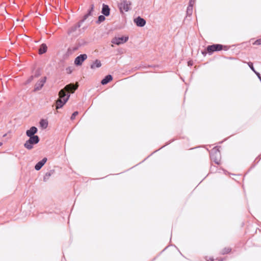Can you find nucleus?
Wrapping results in <instances>:
<instances>
[{
    "mask_svg": "<svg viewBox=\"0 0 261 261\" xmlns=\"http://www.w3.org/2000/svg\"><path fill=\"white\" fill-rule=\"evenodd\" d=\"M220 152L216 149H213L211 152V158L212 160L216 164H219L220 162Z\"/></svg>",
    "mask_w": 261,
    "mask_h": 261,
    "instance_id": "obj_3",
    "label": "nucleus"
},
{
    "mask_svg": "<svg viewBox=\"0 0 261 261\" xmlns=\"http://www.w3.org/2000/svg\"><path fill=\"white\" fill-rule=\"evenodd\" d=\"M101 66L100 61L98 60H96L91 65V68L94 69L95 68H99Z\"/></svg>",
    "mask_w": 261,
    "mask_h": 261,
    "instance_id": "obj_16",
    "label": "nucleus"
},
{
    "mask_svg": "<svg viewBox=\"0 0 261 261\" xmlns=\"http://www.w3.org/2000/svg\"><path fill=\"white\" fill-rule=\"evenodd\" d=\"M210 261H214V260L213 259H211Z\"/></svg>",
    "mask_w": 261,
    "mask_h": 261,
    "instance_id": "obj_35",
    "label": "nucleus"
},
{
    "mask_svg": "<svg viewBox=\"0 0 261 261\" xmlns=\"http://www.w3.org/2000/svg\"><path fill=\"white\" fill-rule=\"evenodd\" d=\"M113 77L111 75H107L101 82L102 85H106L109 82L112 81Z\"/></svg>",
    "mask_w": 261,
    "mask_h": 261,
    "instance_id": "obj_14",
    "label": "nucleus"
},
{
    "mask_svg": "<svg viewBox=\"0 0 261 261\" xmlns=\"http://www.w3.org/2000/svg\"><path fill=\"white\" fill-rule=\"evenodd\" d=\"M202 54L204 55V56L206 55V53L205 51H202Z\"/></svg>",
    "mask_w": 261,
    "mask_h": 261,
    "instance_id": "obj_31",
    "label": "nucleus"
},
{
    "mask_svg": "<svg viewBox=\"0 0 261 261\" xmlns=\"http://www.w3.org/2000/svg\"><path fill=\"white\" fill-rule=\"evenodd\" d=\"M40 125L42 128H46L48 125V122L46 120L42 119L40 122Z\"/></svg>",
    "mask_w": 261,
    "mask_h": 261,
    "instance_id": "obj_19",
    "label": "nucleus"
},
{
    "mask_svg": "<svg viewBox=\"0 0 261 261\" xmlns=\"http://www.w3.org/2000/svg\"><path fill=\"white\" fill-rule=\"evenodd\" d=\"M47 161L46 158H43L41 161L39 162L35 166V169L36 170H39L45 164Z\"/></svg>",
    "mask_w": 261,
    "mask_h": 261,
    "instance_id": "obj_9",
    "label": "nucleus"
},
{
    "mask_svg": "<svg viewBox=\"0 0 261 261\" xmlns=\"http://www.w3.org/2000/svg\"><path fill=\"white\" fill-rule=\"evenodd\" d=\"M249 67H250V68L253 71L255 72V70L254 69V68H253V64L252 63H250L249 64Z\"/></svg>",
    "mask_w": 261,
    "mask_h": 261,
    "instance_id": "obj_29",
    "label": "nucleus"
},
{
    "mask_svg": "<svg viewBox=\"0 0 261 261\" xmlns=\"http://www.w3.org/2000/svg\"><path fill=\"white\" fill-rule=\"evenodd\" d=\"M231 251V249L229 248H225L222 251V254H224L225 253H227Z\"/></svg>",
    "mask_w": 261,
    "mask_h": 261,
    "instance_id": "obj_23",
    "label": "nucleus"
},
{
    "mask_svg": "<svg viewBox=\"0 0 261 261\" xmlns=\"http://www.w3.org/2000/svg\"><path fill=\"white\" fill-rule=\"evenodd\" d=\"M40 74H41V73H40V71H37L35 74V76L38 77L39 75H40Z\"/></svg>",
    "mask_w": 261,
    "mask_h": 261,
    "instance_id": "obj_28",
    "label": "nucleus"
},
{
    "mask_svg": "<svg viewBox=\"0 0 261 261\" xmlns=\"http://www.w3.org/2000/svg\"><path fill=\"white\" fill-rule=\"evenodd\" d=\"M47 50V46L45 44H42L41 45L40 48L39 49V54H43L45 53Z\"/></svg>",
    "mask_w": 261,
    "mask_h": 261,
    "instance_id": "obj_17",
    "label": "nucleus"
},
{
    "mask_svg": "<svg viewBox=\"0 0 261 261\" xmlns=\"http://www.w3.org/2000/svg\"><path fill=\"white\" fill-rule=\"evenodd\" d=\"M29 143L31 144H36L39 141V138L38 136H34L33 137H30V139L28 140Z\"/></svg>",
    "mask_w": 261,
    "mask_h": 261,
    "instance_id": "obj_12",
    "label": "nucleus"
},
{
    "mask_svg": "<svg viewBox=\"0 0 261 261\" xmlns=\"http://www.w3.org/2000/svg\"><path fill=\"white\" fill-rule=\"evenodd\" d=\"M37 132V128L35 126H32L30 129H28L26 132V135L28 137H33Z\"/></svg>",
    "mask_w": 261,
    "mask_h": 261,
    "instance_id": "obj_8",
    "label": "nucleus"
},
{
    "mask_svg": "<svg viewBox=\"0 0 261 261\" xmlns=\"http://www.w3.org/2000/svg\"><path fill=\"white\" fill-rule=\"evenodd\" d=\"M46 77L45 76L43 77L41 79H40L35 84L34 90L35 91L40 90L42 88L44 84L46 82Z\"/></svg>",
    "mask_w": 261,
    "mask_h": 261,
    "instance_id": "obj_6",
    "label": "nucleus"
},
{
    "mask_svg": "<svg viewBox=\"0 0 261 261\" xmlns=\"http://www.w3.org/2000/svg\"><path fill=\"white\" fill-rule=\"evenodd\" d=\"M34 79V76H31L26 82V84L31 82Z\"/></svg>",
    "mask_w": 261,
    "mask_h": 261,
    "instance_id": "obj_26",
    "label": "nucleus"
},
{
    "mask_svg": "<svg viewBox=\"0 0 261 261\" xmlns=\"http://www.w3.org/2000/svg\"><path fill=\"white\" fill-rule=\"evenodd\" d=\"M223 46L221 44H213L207 47V51L209 54H212L215 51H219L222 49Z\"/></svg>",
    "mask_w": 261,
    "mask_h": 261,
    "instance_id": "obj_4",
    "label": "nucleus"
},
{
    "mask_svg": "<svg viewBox=\"0 0 261 261\" xmlns=\"http://www.w3.org/2000/svg\"><path fill=\"white\" fill-rule=\"evenodd\" d=\"M130 3L127 1H124L122 4L121 8H123L125 11H128L130 9Z\"/></svg>",
    "mask_w": 261,
    "mask_h": 261,
    "instance_id": "obj_13",
    "label": "nucleus"
},
{
    "mask_svg": "<svg viewBox=\"0 0 261 261\" xmlns=\"http://www.w3.org/2000/svg\"><path fill=\"white\" fill-rule=\"evenodd\" d=\"M193 7L192 6L189 5L187 10V13L188 15H191L193 12Z\"/></svg>",
    "mask_w": 261,
    "mask_h": 261,
    "instance_id": "obj_21",
    "label": "nucleus"
},
{
    "mask_svg": "<svg viewBox=\"0 0 261 261\" xmlns=\"http://www.w3.org/2000/svg\"><path fill=\"white\" fill-rule=\"evenodd\" d=\"M93 10H94V5L92 4L91 5L90 9L89 10L88 13L84 16V19L82 20V21H84L85 20H86L89 16L92 15V13L93 11Z\"/></svg>",
    "mask_w": 261,
    "mask_h": 261,
    "instance_id": "obj_18",
    "label": "nucleus"
},
{
    "mask_svg": "<svg viewBox=\"0 0 261 261\" xmlns=\"http://www.w3.org/2000/svg\"><path fill=\"white\" fill-rule=\"evenodd\" d=\"M136 24L139 27H143L145 25L146 21L143 19L141 18L140 17H138L135 20Z\"/></svg>",
    "mask_w": 261,
    "mask_h": 261,
    "instance_id": "obj_10",
    "label": "nucleus"
},
{
    "mask_svg": "<svg viewBox=\"0 0 261 261\" xmlns=\"http://www.w3.org/2000/svg\"><path fill=\"white\" fill-rule=\"evenodd\" d=\"M195 1L196 0H190L189 5L193 6L195 4Z\"/></svg>",
    "mask_w": 261,
    "mask_h": 261,
    "instance_id": "obj_27",
    "label": "nucleus"
},
{
    "mask_svg": "<svg viewBox=\"0 0 261 261\" xmlns=\"http://www.w3.org/2000/svg\"><path fill=\"white\" fill-rule=\"evenodd\" d=\"M77 114L78 112L77 111L74 112L71 116V119L73 120Z\"/></svg>",
    "mask_w": 261,
    "mask_h": 261,
    "instance_id": "obj_25",
    "label": "nucleus"
},
{
    "mask_svg": "<svg viewBox=\"0 0 261 261\" xmlns=\"http://www.w3.org/2000/svg\"><path fill=\"white\" fill-rule=\"evenodd\" d=\"M254 45H260L261 44V38L256 40L254 43Z\"/></svg>",
    "mask_w": 261,
    "mask_h": 261,
    "instance_id": "obj_24",
    "label": "nucleus"
},
{
    "mask_svg": "<svg viewBox=\"0 0 261 261\" xmlns=\"http://www.w3.org/2000/svg\"><path fill=\"white\" fill-rule=\"evenodd\" d=\"M6 135H7V134H6L4 135L3 137H6Z\"/></svg>",
    "mask_w": 261,
    "mask_h": 261,
    "instance_id": "obj_34",
    "label": "nucleus"
},
{
    "mask_svg": "<svg viewBox=\"0 0 261 261\" xmlns=\"http://www.w3.org/2000/svg\"><path fill=\"white\" fill-rule=\"evenodd\" d=\"M83 21L82 20L77 23H76L69 28L67 34L69 36H75L77 35V29L81 27L82 23Z\"/></svg>",
    "mask_w": 261,
    "mask_h": 261,
    "instance_id": "obj_2",
    "label": "nucleus"
},
{
    "mask_svg": "<svg viewBox=\"0 0 261 261\" xmlns=\"http://www.w3.org/2000/svg\"><path fill=\"white\" fill-rule=\"evenodd\" d=\"M255 73L256 74V75H257V76L258 77V78H260V74L258 72H256L255 71Z\"/></svg>",
    "mask_w": 261,
    "mask_h": 261,
    "instance_id": "obj_30",
    "label": "nucleus"
},
{
    "mask_svg": "<svg viewBox=\"0 0 261 261\" xmlns=\"http://www.w3.org/2000/svg\"><path fill=\"white\" fill-rule=\"evenodd\" d=\"M77 84H70L66 85L64 89L61 90L59 93V99L56 102V109L62 108L69 98V93H73L77 88Z\"/></svg>",
    "mask_w": 261,
    "mask_h": 261,
    "instance_id": "obj_1",
    "label": "nucleus"
},
{
    "mask_svg": "<svg viewBox=\"0 0 261 261\" xmlns=\"http://www.w3.org/2000/svg\"><path fill=\"white\" fill-rule=\"evenodd\" d=\"M54 170H53L46 172L44 176L43 180L44 181H47L49 179V177L54 174Z\"/></svg>",
    "mask_w": 261,
    "mask_h": 261,
    "instance_id": "obj_15",
    "label": "nucleus"
},
{
    "mask_svg": "<svg viewBox=\"0 0 261 261\" xmlns=\"http://www.w3.org/2000/svg\"><path fill=\"white\" fill-rule=\"evenodd\" d=\"M105 20V17L103 15H100L98 17V23H100Z\"/></svg>",
    "mask_w": 261,
    "mask_h": 261,
    "instance_id": "obj_22",
    "label": "nucleus"
},
{
    "mask_svg": "<svg viewBox=\"0 0 261 261\" xmlns=\"http://www.w3.org/2000/svg\"><path fill=\"white\" fill-rule=\"evenodd\" d=\"M128 39V37H115L112 40V43L117 45H120L126 42Z\"/></svg>",
    "mask_w": 261,
    "mask_h": 261,
    "instance_id": "obj_5",
    "label": "nucleus"
},
{
    "mask_svg": "<svg viewBox=\"0 0 261 261\" xmlns=\"http://www.w3.org/2000/svg\"><path fill=\"white\" fill-rule=\"evenodd\" d=\"M33 144H31L30 142L29 143V141L27 140L25 143L24 144V146L28 149H31L33 147Z\"/></svg>",
    "mask_w": 261,
    "mask_h": 261,
    "instance_id": "obj_20",
    "label": "nucleus"
},
{
    "mask_svg": "<svg viewBox=\"0 0 261 261\" xmlns=\"http://www.w3.org/2000/svg\"><path fill=\"white\" fill-rule=\"evenodd\" d=\"M87 58V56L86 54H82L77 57L74 60V64L76 65H81L83 62Z\"/></svg>",
    "mask_w": 261,
    "mask_h": 261,
    "instance_id": "obj_7",
    "label": "nucleus"
},
{
    "mask_svg": "<svg viewBox=\"0 0 261 261\" xmlns=\"http://www.w3.org/2000/svg\"><path fill=\"white\" fill-rule=\"evenodd\" d=\"M3 145V143L2 142H0V146H1Z\"/></svg>",
    "mask_w": 261,
    "mask_h": 261,
    "instance_id": "obj_33",
    "label": "nucleus"
},
{
    "mask_svg": "<svg viewBox=\"0 0 261 261\" xmlns=\"http://www.w3.org/2000/svg\"><path fill=\"white\" fill-rule=\"evenodd\" d=\"M188 65H189V66L192 65V64L191 63V62H188Z\"/></svg>",
    "mask_w": 261,
    "mask_h": 261,
    "instance_id": "obj_32",
    "label": "nucleus"
},
{
    "mask_svg": "<svg viewBox=\"0 0 261 261\" xmlns=\"http://www.w3.org/2000/svg\"><path fill=\"white\" fill-rule=\"evenodd\" d=\"M110 9L109 6L107 5L103 4L101 13L106 16H108L110 15Z\"/></svg>",
    "mask_w": 261,
    "mask_h": 261,
    "instance_id": "obj_11",
    "label": "nucleus"
}]
</instances>
